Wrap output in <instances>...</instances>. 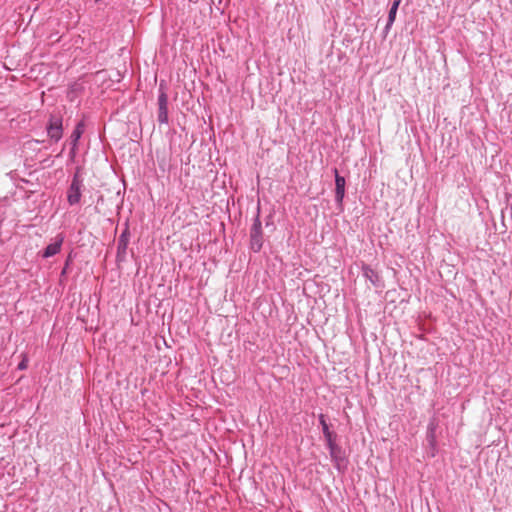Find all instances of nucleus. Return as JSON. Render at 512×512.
<instances>
[{
    "instance_id": "1",
    "label": "nucleus",
    "mask_w": 512,
    "mask_h": 512,
    "mask_svg": "<svg viewBox=\"0 0 512 512\" xmlns=\"http://www.w3.org/2000/svg\"><path fill=\"white\" fill-rule=\"evenodd\" d=\"M263 246L262 223L259 215L254 218L250 229V247L254 252H259Z\"/></svg>"
},
{
    "instance_id": "2",
    "label": "nucleus",
    "mask_w": 512,
    "mask_h": 512,
    "mask_svg": "<svg viewBox=\"0 0 512 512\" xmlns=\"http://www.w3.org/2000/svg\"><path fill=\"white\" fill-rule=\"evenodd\" d=\"M46 130L49 138L54 142H58L63 136L62 118L60 116L51 115Z\"/></svg>"
},
{
    "instance_id": "3",
    "label": "nucleus",
    "mask_w": 512,
    "mask_h": 512,
    "mask_svg": "<svg viewBox=\"0 0 512 512\" xmlns=\"http://www.w3.org/2000/svg\"><path fill=\"white\" fill-rule=\"evenodd\" d=\"M82 186V180L75 174L67 191V201L71 206L80 202Z\"/></svg>"
},
{
    "instance_id": "4",
    "label": "nucleus",
    "mask_w": 512,
    "mask_h": 512,
    "mask_svg": "<svg viewBox=\"0 0 512 512\" xmlns=\"http://www.w3.org/2000/svg\"><path fill=\"white\" fill-rule=\"evenodd\" d=\"M329 449L331 460L338 471H342L346 467V459L342 448L335 442L327 446Z\"/></svg>"
},
{
    "instance_id": "5",
    "label": "nucleus",
    "mask_w": 512,
    "mask_h": 512,
    "mask_svg": "<svg viewBox=\"0 0 512 512\" xmlns=\"http://www.w3.org/2000/svg\"><path fill=\"white\" fill-rule=\"evenodd\" d=\"M362 274L375 288H383V281L379 273L367 264L362 265Z\"/></svg>"
},
{
    "instance_id": "6",
    "label": "nucleus",
    "mask_w": 512,
    "mask_h": 512,
    "mask_svg": "<svg viewBox=\"0 0 512 512\" xmlns=\"http://www.w3.org/2000/svg\"><path fill=\"white\" fill-rule=\"evenodd\" d=\"M158 121L161 124L168 122V98L164 92L158 96Z\"/></svg>"
},
{
    "instance_id": "7",
    "label": "nucleus",
    "mask_w": 512,
    "mask_h": 512,
    "mask_svg": "<svg viewBox=\"0 0 512 512\" xmlns=\"http://www.w3.org/2000/svg\"><path fill=\"white\" fill-rule=\"evenodd\" d=\"M64 242V236L62 234H58L53 243H50L45 250L43 251V258H50L56 254H58L61 250L62 244Z\"/></svg>"
},
{
    "instance_id": "8",
    "label": "nucleus",
    "mask_w": 512,
    "mask_h": 512,
    "mask_svg": "<svg viewBox=\"0 0 512 512\" xmlns=\"http://www.w3.org/2000/svg\"><path fill=\"white\" fill-rule=\"evenodd\" d=\"M335 175V199L337 203H342L345 196V178L339 175L338 170L334 169Z\"/></svg>"
},
{
    "instance_id": "9",
    "label": "nucleus",
    "mask_w": 512,
    "mask_h": 512,
    "mask_svg": "<svg viewBox=\"0 0 512 512\" xmlns=\"http://www.w3.org/2000/svg\"><path fill=\"white\" fill-rule=\"evenodd\" d=\"M85 131V123L84 121H80L77 123V125L75 126L70 138H71V155L74 156L75 153H76V149H77V146H78V142L82 136V134L84 133Z\"/></svg>"
},
{
    "instance_id": "10",
    "label": "nucleus",
    "mask_w": 512,
    "mask_h": 512,
    "mask_svg": "<svg viewBox=\"0 0 512 512\" xmlns=\"http://www.w3.org/2000/svg\"><path fill=\"white\" fill-rule=\"evenodd\" d=\"M130 240V232L128 226L124 229V231L120 234L117 241V257L124 256L129 244Z\"/></svg>"
},
{
    "instance_id": "11",
    "label": "nucleus",
    "mask_w": 512,
    "mask_h": 512,
    "mask_svg": "<svg viewBox=\"0 0 512 512\" xmlns=\"http://www.w3.org/2000/svg\"><path fill=\"white\" fill-rule=\"evenodd\" d=\"M319 423L322 427V432L326 440L327 446L335 443V435L330 431L329 425L326 422L325 416L323 414L319 415Z\"/></svg>"
},
{
    "instance_id": "12",
    "label": "nucleus",
    "mask_w": 512,
    "mask_h": 512,
    "mask_svg": "<svg viewBox=\"0 0 512 512\" xmlns=\"http://www.w3.org/2000/svg\"><path fill=\"white\" fill-rule=\"evenodd\" d=\"M400 3H401V0H393L392 5L389 10V13H388L387 27H390L394 23L395 18H396V13H397Z\"/></svg>"
},
{
    "instance_id": "13",
    "label": "nucleus",
    "mask_w": 512,
    "mask_h": 512,
    "mask_svg": "<svg viewBox=\"0 0 512 512\" xmlns=\"http://www.w3.org/2000/svg\"><path fill=\"white\" fill-rule=\"evenodd\" d=\"M436 432H429L427 431V440L428 442L430 443L431 446H435L436 444V435H435Z\"/></svg>"
},
{
    "instance_id": "14",
    "label": "nucleus",
    "mask_w": 512,
    "mask_h": 512,
    "mask_svg": "<svg viewBox=\"0 0 512 512\" xmlns=\"http://www.w3.org/2000/svg\"><path fill=\"white\" fill-rule=\"evenodd\" d=\"M27 365H28V359L26 356H24L22 361L18 364V369L25 370L27 368Z\"/></svg>"
},
{
    "instance_id": "15",
    "label": "nucleus",
    "mask_w": 512,
    "mask_h": 512,
    "mask_svg": "<svg viewBox=\"0 0 512 512\" xmlns=\"http://www.w3.org/2000/svg\"><path fill=\"white\" fill-rule=\"evenodd\" d=\"M436 428H437V423H436L435 419H432V420L429 422V424H428V429H427V431H429V432H432V431H433V432H436Z\"/></svg>"
}]
</instances>
